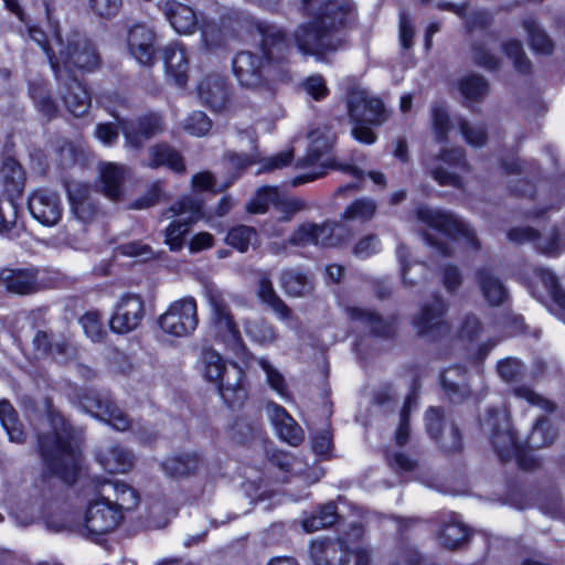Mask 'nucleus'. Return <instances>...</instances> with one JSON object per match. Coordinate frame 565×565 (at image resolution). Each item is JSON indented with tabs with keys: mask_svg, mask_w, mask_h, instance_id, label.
I'll return each instance as SVG.
<instances>
[{
	"mask_svg": "<svg viewBox=\"0 0 565 565\" xmlns=\"http://www.w3.org/2000/svg\"><path fill=\"white\" fill-rule=\"evenodd\" d=\"M202 215V203L194 196H184L162 212L164 218L177 217L164 230V243L171 250L182 249L185 235Z\"/></svg>",
	"mask_w": 565,
	"mask_h": 565,
	"instance_id": "6",
	"label": "nucleus"
},
{
	"mask_svg": "<svg viewBox=\"0 0 565 565\" xmlns=\"http://www.w3.org/2000/svg\"><path fill=\"white\" fill-rule=\"evenodd\" d=\"M468 535L467 526L457 518L451 516L449 521L443 524L438 539L444 547L456 550L467 541Z\"/></svg>",
	"mask_w": 565,
	"mask_h": 565,
	"instance_id": "43",
	"label": "nucleus"
},
{
	"mask_svg": "<svg viewBox=\"0 0 565 565\" xmlns=\"http://www.w3.org/2000/svg\"><path fill=\"white\" fill-rule=\"evenodd\" d=\"M39 274L40 270L34 267L6 268L0 273V282L12 294L21 296L32 295L42 288Z\"/></svg>",
	"mask_w": 565,
	"mask_h": 565,
	"instance_id": "21",
	"label": "nucleus"
},
{
	"mask_svg": "<svg viewBox=\"0 0 565 565\" xmlns=\"http://www.w3.org/2000/svg\"><path fill=\"white\" fill-rule=\"evenodd\" d=\"M280 286L288 296L303 297L311 291V284L300 271L287 269L281 273Z\"/></svg>",
	"mask_w": 565,
	"mask_h": 565,
	"instance_id": "48",
	"label": "nucleus"
},
{
	"mask_svg": "<svg viewBox=\"0 0 565 565\" xmlns=\"http://www.w3.org/2000/svg\"><path fill=\"white\" fill-rule=\"evenodd\" d=\"M376 210L377 204L374 200L363 198L352 202L341 214V218L344 221L365 223L375 215Z\"/></svg>",
	"mask_w": 565,
	"mask_h": 565,
	"instance_id": "54",
	"label": "nucleus"
},
{
	"mask_svg": "<svg viewBox=\"0 0 565 565\" xmlns=\"http://www.w3.org/2000/svg\"><path fill=\"white\" fill-rule=\"evenodd\" d=\"M351 554L348 542L339 537L315 541L310 545L315 565H348Z\"/></svg>",
	"mask_w": 565,
	"mask_h": 565,
	"instance_id": "18",
	"label": "nucleus"
},
{
	"mask_svg": "<svg viewBox=\"0 0 565 565\" xmlns=\"http://www.w3.org/2000/svg\"><path fill=\"white\" fill-rule=\"evenodd\" d=\"M477 281L486 301L493 307L501 306L509 297V291L489 268H480L477 271Z\"/></svg>",
	"mask_w": 565,
	"mask_h": 565,
	"instance_id": "37",
	"label": "nucleus"
},
{
	"mask_svg": "<svg viewBox=\"0 0 565 565\" xmlns=\"http://www.w3.org/2000/svg\"><path fill=\"white\" fill-rule=\"evenodd\" d=\"M146 315L145 301L137 294H126L120 297L115 306L109 320L111 331L126 334L136 330Z\"/></svg>",
	"mask_w": 565,
	"mask_h": 565,
	"instance_id": "10",
	"label": "nucleus"
},
{
	"mask_svg": "<svg viewBox=\"0 0 565 565\" xmlns=\"http://www.w3.org/2000/svg\"><path fill=\"white\" fill-rule=\"evenodd\" d=\"M503 50L505 54L513 61L514 67L520 73H527L531 68V63L525 56L523 46L520 41H510L504 44Z\"/></svg>",
	"mask_w": 565,
	"mask_h": 565,
	"instance_id": "63",
	"label": "nucleus"
},
{
	"mask_svg": "<svg viewBox=\"0 0 565 565\" xmlns=\"http://www.w3.org/2000/svg\"><path fill=\"white\" fill-rule=\"evenodd\" d=\"M18 215V205L12 199L0 200V234L11 238L19 236Z\"/></svg>",
	"mask_w": 565,
	"mask_h": 565,
	"instance_id": "49",
	"label": "nucleus"
},
{
	"mask_svg": "<svg viewBox=\"0 0 565 565\" xmlns=\"http://www.w3.org/2000/svg\"><path fill=\"white\" fill-rule=\"evenodd\" d=\"M483 431L489 436L491 445L502 461L514 458L521 444L511 426L508 414L502 409L491 408L481 420Z\"/></svg>",
	"mask_w": 565,
	"mask_h": 565,
	"instance_id": "7",
	"label": "nucleus"
},
{
	"mask_svg": "<svg viewBox=\"0 0 565 565\" xmlns=\"http://www.w3.org/2000/svg\"><path fill=\"white\" fill-rule=\"evenodd\" d=\"M337 223L324 222L322 224L306 222L298 226L289 237L292 246L306 247L316 246H333L337 243L333 234Z\"/></svg>",
	"mask_w": 565,
	"mask_h": 565,
	"instance_id": "17",
	"label": "nucleus"
},
{
	"mask_svg": "<svg viewBox=\"0 0 565 565\" xmlns=\"http://www.w3.org/2000/svg\"><path fill=\"white\" fill-rule=\"evenodd\" d=\"M201 100L218 111L222 110L228 100V89L225 79L220 75H209L199 85Z\"/></svg>",
	"mask_w": 565,
	"mask_h": 565,
	"instance_id": "36",
	"label": "nucleus"
},
{
	"mask_svg": "<svg viewBox=\"0 0 565 565\" xmlns=\"http://www.w3.org/2000/svg\"><path fill=\"white\" fill-rule=\"evenodd\" d=\"M0 422L11 441L18 444L24 441L25 434L22 424L19 420L17 411L8 399L0 401Z\"/></svg>",
	"mask_w": 565,
	"mask_h": 565,
	"instance_id": "44",
	"label": "nucleus"
},
{
	"mask_svg": "<svg viewBox=\"0 0 565 565\" xmlns=\"http://www.w3.org/2000/svg\"><path fill=\"white\" fill-rule=\"evenodd\" d=\"M202 362L204 365L205 377L216 384L222 376L223 370L227 367L223 358L212 349L204 350L202 352Z\"/></svg>",
	"mask_w": 565,
	"mask_h": 565,
	"instance_id": "59",
	"label": "nucleus"
},
{
	"mask_svg": "<svg viewBox=\"0 0 565 565\" xmlns=\"http://www.w3.org/2000/svg\"><path fill=\"white\" fill-rule=\"evenodd\" d=\"M98 461L110 473H125L134 466V456L126 448L114 445L99 451Z\"/></svg>",
	"mask_w": 565,
	"mask_h": 565,
	"instance_id": "39",
	"label": "nucleus"
},
{
	"mask_svg": "<svg viewBox=\"0 0 565 565\" xmlns=\"http://www.w3.org/2000/svg\"><path fill=\"white\" fill-rule=\"evenodd\" d=\"M338 520L337 505L329 502L322 505L315 514L302 521V526L307 532H315L333 525Z\"/></svg>",
	"mask_w": 565,
	"mask_h": 565,
	"instance_id": "52",
	"label": "nucleus"
},
{
	"mask_svg": "<svg viewBox=\"0 0 565 565\" xmlns=\"http://www.w3.org/2000/svg\"><path fill=\"white\" fill-rule=\"evenodd\" d=\"M120 130L124 134L126 146L139 149L143 143L163 131L162 117L159 114H147L136 120L120 121Z\"/></svg>",
	"mask_w": 565,
	"mask_h": 565,
	"instance_id": "14",
	"label": "nucleus"
},
{
	"mask_svg": "<svg viewBox=\"0 0 565 565\" xmlns=\"http://www.w3.org/2000/svg\"><path fill=\"white\" fill-rule=\"evenodd\" d=\"M156 34L143 24L129 29L128 46L131 55L142 65H152L154 61Z\"/></svg>",
	"mask_w": 565,
	"mask_h": 565,
	"instance_id": "25",
	"label": "nucleus"
},
{
	"mask_svg": "<svg viewBox=\"0 0 565 565\" xmlns=\"http://www.w3.org/2000/svg\"><path fill=\"white\" fill-rule=\"evenodd\" d=\"M262 55L250 51L239 52L233 61V70L242 86L257 89L266 98H273V82L282 81L286 70L281 63L290 52L287 38L276 25L259 24Z\"/></svg>",
	"mask_w": 565,
	"mask_h": 565,
	"instance_id": "2",
	"label": "nucleus"
},
{
	"mask_svg": "<svg viewBox=\"0 0 565 565\" xmlns=\"http://www.w3.org/2000/svg\"><path fill=\"white\" fill-rule=\"evenodd\" d=\"M302 6L313 20L297 26L295 44L303 55L322 61L324 55L344 45L343 29L352 11L351 3L349 0H302Z\"/></svg>",
	"mask_w": 565,
	"mask_h": 565,
	"instance_id": "1",
	"label": "nucleus"
},
{
	"mask_svg": "<svg viewBox=\"0 0 565 565\" xmlns=\"http://www.w3.org/2000/svg\"><path fill=\"white\" fill-rule=\"evenodd\" d=\"M267 415L279 437L291 446H298L303 440V431L296 420L280 405L269 402L266 405Z\"/></svg>",
	"mask_w": 565,
	"mask_h": 565,
	"instance_id": "27",
	"label": "nucleus"
},
{
	"mask_svg": "<svg viewBox=\"0 0 565 565\" xmlns=\"http://www.w3.org/2000/svg\"><path fill=\"white\" fill-rule=\"evenodd\" d=\"M350 118L356 124L382 125L387 116L383 102L364 89H352L348 96Z\"/></svg>",
	"mask_w": 565,
	"mask_h": 565,
	"instance_id": "12",
	"label": "nucleus"
},
{
	"mask_svg": "<svg viewBox=\"0 0 565 565\" xmlns=\"http://www.w3.org/2000/svg\"><path fill=\"white\" fill-rule=\"evenodd\" d=\"M348 317L379 337H391L394 332V318H384L377 312L361 307H348Z\"/></svg>",
	"mask_w": 565,
	"mask_h": 565,
	"instance_id": "35",
	"label": "nucleus"
},
{
	"mask_svg": "<svg viewBox=\"0 0 565 565\" xmlns=\"http://www.w3.org/2000/svg\"><path fill=\"white\" fill-rule=\"evenodd\" d=\"M439 160L451 167H460L465 170H468L469 164L466 160L465 150L460 147L444 149L431 164L427 163L429 173L440 185L459 188L461 185L460 178L457 174L449 172L448 170H445L443 167H440L438 163Z\"/></svg>",
	"mask_w": 565,
	"mask_h": 565,
	"instance_id": "20",
	"label": "nucleus"
},
{
	"mask_svg": "<svg viewBox=\"0 0 565 565\" xmlns=\"http://www.w3.org/2000/svg\"><path fill=\"white\" fill-rule=\"evenodd\" d=\"M211 308V332L215 339L223 341L233 351L239 352L244 344L237 323L224 298L223 292L214 286L205 290Z\"/></svg>",
	"mask_w": 565,
	"mask_h": 565,
	"instance_id": "5",
	"label": "nucleus"
},
{
	"mask_svg": "<svg viewBox=\"0 0 565 565\" xmlns=\"http://www.w3.org/2000/svg\"><path fill=\"white\" fill-rule=\"evenodd\" d=\"M257 241V233L254 227L247 225H238L233 227L226 236V243L241 253L248 249L249 245Z\"/></svg>",
	"mask_w": 565,
	"mask_h": 565,
	"instance_id": "56",
	"label": "nucleus"
},
{
	"mask_svg": "<svg viewBox=\"0 0 565 565\" xmlns=\"http://www.w3.org/2000/svg\"><path fill=\"white\" fill-rule=\"evenodd\" d=\"M216 384L222 398L230 406L241 405L247 398L244 372L237 364L230 363Z\"/></svg>",
	"mask_w": 565,
	"mask_h": 565,
	"instance_id": "22",
	"label": "nucleus"
},
{
	"mask_svg": "<svg viewBox=\"0 0 565 565\" xmlns=\"http://www.w3.org/2000/svg\"><path fill=\"white\" fill-rule=\"evenodd\" d=\"M67 194L73 215L83 223L92 222L98 213L92 189L87 184L73 182L67 186Z\"/></svg>",
	"mask_w": 565,
	"mask_h": 565,
	"instance_id": "24",
	"label": "nucleus"
},
{
	"mask_svg": "<svg viewBox=\"0 0 565 565\" xmlns=\"http://www.w3.org/2000/svg\"><path fill=\"white\" fill-rule=\"evenodd\" d=\"M164 64L168 77L179 87L188 83L189 57L183 45L172 43L164 47Z\"/></svg>",
	"mask_w": 565,
	"mask_h": 565,
	"instance_id": "34",
	"label": "nucleus"
},
{
	"mask_svg": "<svg viewBox=\"0 0 565 565\" xmlns=\"http://www.w3.org/2000/svg\"><path fill=\"white\" fill-rule=\"evenodd\" d=\"M57 51L50 56V64L56 81L76 77V72H94L99 67L100 57L95 45L81 34L64 40L56 33Z\"/></svg>",
	"mask_w": 565,
	"mask_h": 565,
	"instance_id": "4",
	"label": "nucleus"
},
{
	"mask_svg": "<svg viewBox=\"0 0 565 565\" xmlns=\"http://www.w3.org/2000/svg\"><path fill=\"white\" fill-rule=\"evenodd\" d=\"M291 160H292V151L291 150L282 151L280 153H277L269 158H265L263 160L259 159L257 153H250V154L230 153L227 156V163H228L230 168L233 170H236V171L244 170L248 166L259 162L262 164V168L258 170L257 173L270 172L276 169H282V168L289 166Z\"/></svg>",
	"mask_w": 565,
	"mask_h": 565,
	"instance_id": "31",
	"label": "nucleus"
},
{
	"mask_svg": "<svg viewBox=\"0 0 565 565\" xmlns=\"http://www.w3.org/2000/svg\"><path fill=\"white\" fill-rule=\"evenodd\" d=\"M85 334L94 342L102 341L107 332L104 328L99 312L89 311L86 312L79 320Z\"/></svg>",
	"mask_w": 565,
	"mask_h": 565,
	"instance_id": "60",
	"label": "nucleus"
},
{
	"mask_svg": "<svg viewBox=\"0 0 565 565\" xmlns=\"http://www.w3.org/2000/svg\"><path fill=\"white\" fill-rule=\"evenodd\" d=\"M211 127V119L202 111H193L183 122L185 131L199 137L206 135Z\"/></svg>",
	"mask_w": 565,
	"mask_h": 565,
	"instance_id": "62",
	"label": "nucleus"
},
{
	"mask_svg": "<svg viewBox=\"0 0 565 565\" xmlns=\"http://www.w3.org/2000/svg\"><path fill=\"white\" fill-rule=\"evenodd\" d=\"M455 121L465 141L475 148L483 147L488 140V131L483 124L471 122L463 117H456Z\"/></svg>",
	"mask_w": 565,
	"mask_h": 565,
	"instance_id": "50",
	"label": "nucleus"
},
{
	"mask_svg": "<svg viewBox=\"0 0 565 565\" xmlns=\"http://www.w3.org/2000/svg\"><path fill=\"white\" fill-rule=\"evenodd\" d=\"M431 127L439 142L448 140V134L451 127L450 117L447 109L441 104H435L431 107Z\"/></svg>",
	"mask_w": 565,
	"mask_h": 565,
	"instance_id": "57",
	"label": "nucleus"
},
{
	"mask_svg": "<svg viewBox=\"0 0 565 565\" xmlns=\"http://www.w3.org/2000/svg\"><path fill=\"white\" fill-rule=\"evenodd\" d=\"M258 297L266 302L281 319H288L291 311L288 306L276 294L270 279L266 276L262 277L257 287Z\"/></svg>",
	"mask_w": 565,
	"mask_h": 565,
	"instance_id": "47",
	"label": "nucleus"
},
{
	"mask_svg": "<svg viewBox=\"0 0 565 565\" xmlns=\"http://www.w3.org/2000/svg\"><path fill=\"white\" fill-rule=\"evenodd\" d=\"M50 429L39 436V449L45 468L65 483L76 481L81 454L73 445V430L65 418L52 412L49 417Z\"/></svg>",
	"mask_w": 565,
	"mask_h": 565,
	"instance_id": "3",
	"label": "nucleus"
},
{
	"mask_svg": "<svg viewBox=\"0 0 565 565\" xmlns=\"http://www.w3.org/2000/svg\"><path fill=\"white\" fill-rule=\"evenodd\" d=\"M418 405V395L415 391L409 393L404 402L403 408L399 414V424L395 431V443L397 446L403 447L409 441L411 427L409 416L411 411Z\"/></svg>",
	"mask_w": 565,
	"mask_h": 565,
	"instance_id": "51",
	"label": "nucleus"
},
{
	"mask_svg": "<svg viewBox=\"0 0 565 565\" xmlns=\"http://www.w3.org/2000/svg\"><path fill=\"white\" fill-rule=\"evenodd\" d=\"M523 25L529 33V41L534 51L543 54L552 52V41L534 20H525Z\"/></svg>",
	"mask_w": 565,
	"mask_h": 565,
	"instance_id": "58",
	"label": "nucleus"
},
{
	"mask_svg": "<svg viewBox=\"0 0 565 565\" xmlns=\"http://www.w3.org/2000/svg\"><path fill=\"white\" fill-rule=\"evenodd\" d=\"M556 438V430L547 418L537 419L527 438V448L530 450L540 449L553 444Z\"/></svg>",
	"mask_w": 565,
	"mask_h": 565,
	"instance_id": "53",
	"label": "nucleus"
},
{
	"mask_svg": "<svg viewBox=\"0 0 565 565\" xmlns=\"http://www.w3.org/2000/svg\"><path fill=\"white\" fill-rule=\"evenodd\" d=\"M417 218L427 226L444 233L455 239H463L473 250L479 248L475 231L462 220L450 212L420 206L416 211Z\"/></svg>",
	"mask_w": 565,
	"mask_h": 565,
	"instance_id": "8",
	"label": "nucleus"
},
{
	"mask_svg": "<svg viewBox=\"0 0 565 565\" xmlns=\"http://www.w3.org/2000/svg\"><path fill=\"white\" fill-rule=\"evenodd\" d=\"M85 407L95 417L106 422L119 431H126L131 426V422L125 412L108 397L87 398Z\"/></svg>",
	"mask_w": 565,
	"mask_h": 565,
	"instance_id": "29",
	"label": "nucleus"
},
{
	"mask_svg": "<svg viewBox=\"0 0 565 565\" xmlns=\"http://www.w3.org/2000/svg\"><path fill=\"white\" fill-rule=\"evenodd\" d=\"M102 192L111 201H118L124 194V183L127 168L115 162H100L98 164Z\"/></svg>",
	"mask_w": 565,
	"mask_h": 565,
	"instance_id": "33",
	"label": "nucleus"
},
{
	"mask_svg": "<svg viewBox=\"0 0 565 565\" xmlns=\"http://www.w3.org/2000/svg\"><path fill=\"white\" fill-rule=\"evenodd\" d=\"M33 344L35 349L42 354L52 353L57 355H66L70 351V343L64 337H56L44 330H38Z\"/></svg>",
	"mask_w": 565,
	"mask_h": 565,
	"instance_id": "46",
	"label": "nucleus"
},
{
	"mask_svg": "<svg viewBox=\"0 0 565 565\" xmlns=\"http://www.w3.org/2000/svg\"><path fill=\"white\" fill-rule=\"evenodd\" d=\"M508 237L518 243L532 242L545 255H556L562 249L559 234L556 228H552L545 236H542L531 227H518L511 230Z\"/></svg>",
	"mask_w": 565,
	"mask_h": 565,
	"instance_id": "30",
	"label": "nucleus"
},
{
	"mask_svg": "<svg viewBox=\"0 0 565 565\" xmlns=\"http://www.w3.org/2000/svg\"><path fill=\"white\" fill-rule=\"evenodd\" d=\"M461 367L447 369L440 376L444 391L454 403H461L471 394L470 387L463 382Z\"/></svg>",
	"mask_w": 565,
	"mask_h": 565,
	"instance_id": "42",
	"label": "nucleus"
},
{
	"mask_svg": "<svg viewBox=\"0 0 565 565\" xmlns=\"http://www.w3.org/2000/svg\"><path fill=\"white\" fill-rule=\"evenodd\" d=\"M258 364L265 372L267 383L270 385V387L274 391H276L279 395L286 396L287 386L285 384V379L281 375V373L265 359H259Z\"/></svg>",
	"mask_w": 565,
	"mask_h": 565,
	"instance_id": "64",
	"label": "nucleus"
},
{
	"mask_svg": "<svg viewBox=\"0 0 565 565\" xmlns=\"http://www.w3.org/2000/svg\"><path fill=\"white\" fill-rule=\"evenodd\" d=\"M267 415L279 437L291 446H298L303 440V431L296 420L280 405L269 402L266 405Z\"/></svg>",
	"mask_w": 565,
	"mask_h": 565,
	"instance_id": "26",
	"label": "nucleus"
},
{
	"mask_svg": "<svg viewBox=\"0 0 565 565\" xmlns=\"http://www.w3.org/2000/svg\"><path fill=\"white\" fill-rule=\"evenodd\" d=\"M279 199L278 189L275 186H262L257 190L255 196L246 205V210L252 214H264L269 205H277Z\"/></svg>",
	"mask_w": 565,
	"mask_h": 565,
	"instance_id": "55",
	"label": "nucleus"
},
{
	"mask_svg": "<svg viewBox=\"0 0 565 565\" xmlns=\"http://www.w3.org/2000/svg\"><path fill=\"white\" fill-rule=\"evenodd\" d=\"M32 216L46 226L55 225L62 217V204L56 192L38 190L29 198Z\"/></svg>",
	"mask_w": 565,
	"mask_h": 565,
	"instance_id": "19",
	"label": "nucleus"
},
{
	"mask_svg": "<svg viewBox=\"0 0 565 565\" xmlns=\"http://www.w3.org/2000/svg\"><path fill=\"white\" fill-rule=\"evenodd\" d=\"M148 161L146 166L152 169L166 166L174 172L181 173L185 171V164L182 156L171 146L159 143L152 146L148 150Z\"/></svg>",
	"mask_w": 565,
	"mask_h": 565,
	"instance_id": "40",
	"label": "nucleus"
},
{
	"mask_svg": "<svg viewBox=\"0 0 565 565\" xmlns=\"http://www.w3.org/2000/svg\"><path fill=\"white\" fill-rule=\"evenodd\" d=\"M444 412L439 407H429L425 414L426 430L446 452H457L462 448V437L455 425L445 433Z\"/></svg>",
	"mask_w": 565,
	"mask_h": 565,
	"instance_id": "16",
	"label": "nucleus"
},
{
	"mask_svg": "<svg viewBox=\"0 0 565 565\" xmlns=\"http://www.w3.org/2000/svg\"><path fill=\"white\" fill-rule=\"evenodd\" d=\"M58 93L66 109L75 117L87 114L90 107V95L77 77L57 81Z\"/></svg>",
	"mask_w": 565,
	"mask_h": 565,
	"instance_id": "23",
	"label": "nucleus"
},
{
	"mask_svg": "<svg viewBox=\"0 0 565 565\" xmlns=\"http://www.w3.org/2000/svg\"><path fill=\"white\" fill-rule=\"evenodd\" d=\"M203 466V460L195 452L182 454L168 458L162 463L163 470L173 478H184L195 473Z\"/></svg>",
	"mask_w": 565,
	"mask_h": 565,
	"instance_id": "41",
	"label": "nucleus"
},
{
	"mask_svg": "<svg viewBox=\"0 0 565 565\" xmlns=\"http://www.w3.org/2000/svg\"><path fill=\"white\" fill-rule=\"evenodd\" d=\"M533 294L543 301L550 300V311L565 322V290L553 271L542 267L534 269Z\"/></svg>",
	"mask_w": 565,
	"mask_h": 565,
	"instance_id": "11",
	"label": "nucleus"
},
{
	"mask_svg": "<svg viewBox=\"0 0 565 565\" xmlns=\"http://www.w3.org/2000/svg\"><path fill=\"white\" fill-rule=\"evenodd\" d=\"M124 518L119 508L103 497L88 504L85 515V529L92 535H104L114 531Z\"/></svg>",
	"mask_w": 565,
	"mask_h": 565,
	"instance_id": "13",
	"label": "nucleus"
},
{
	"mask_svg": "<svg viewBox=\"0 0 565 565\" xmlns=\"http://www.w3.org/2000/svg\"><path fill=\"white\" fill-rule=\"evenodd\" d=\"M198 323L196 302L192 297L174 301L159 318L161 330L174 337L191 334Z\"/></svg>",
	"mask_w": 565,
	"mask_h": 565,
	"instance_id": "9",
	"label": "nucleus"
},
{
	"mask_svg": "<svg viewBox=\"0 0 565 565\" xmlns=\"http://www.w3.org/2000/svg\"><path fill=\"white\" fill-rule=\"evenodd\" d=\"M308 137L310 139L308 153L297 162L300 168L315 164L332 147L335 140L334 134L326 126L311 130Z\"/></svg>",
	"mask_w": 565,
	"mask_h": 565,
	"instance_id": "38",
	"label": "nucleus"
},
{
	"mask_svg": "<svg viewBox=\"0 0 565 565\" xmlns=\"http://www.w3.org/2000/svg\"><path fill=\"white\" fill-rule=\"evenodd\" d=\"M458 89L466 100L480 102L489 93V83L481 75L468 74L459 79Z\"/></svg>",
	"mask_w": 565,
	"mask_h": 565,
	"instance_id": "45",
	"label": "nucleus"
},
{
	"mask_svg": "<svg viewBox=\"0 0 565 565\" xmlns=\"http://www.w3.org/2000/svg\"><path fill=\"white\" fill-rule=\"evenodd\" d=\"M237 20L232 17L222 18L218 21L204 19L201 24V36L209 50L220 49L236 32Z\"/></svg>",
	"mask_w": 565,
	"mask_h": 565,
	"instance_id": "32",
	"label": "nucleus"
},
{
	"mask_svg": "<svg viewBox=\"0 0 565 565\" xmlns=\"http://www.w3.org/2000/svg\"><path fill=\"white\" fill-rule=\"evenodd\" d=\"M159 9L175 32L191 34L195 31L198 17L191 7L175 0H166L159 4Z\"/></svg>",
	"mask_w": 565,
	"mask_h": 565,
	"instance_id": "28",
	"label": "nucleus"
},
{
	"mask_svg": "<svg viewBox=\"0 0 565 565\" xmlns=\"http://www.w3.org/2000/svg\"><path fill=\"white\" fill-rule=\"evenodd\" d=\"M446 311L447 306L439 297L430 305L423 306L413 320L417 333L434 339L448 333L449 326L444 319Z\"/></svg>",
	"mask_w": 565,
	"mask_h": 565,
	"instance_id": "15",
	"label": "nucleus"
},
{
	"mask_svg": "<svg viewBox=\"0 0 565 565\" xmlns=\"http://www.w3.org/2000/svg\"><path fill=\"white\" fill-rule=\"evenodd\" d=\"M244 328L250 338L259 342H271L276 339L273 327L262 319H248L245 321Z\"/></svg>",
	"mask_w": 565,
	"mask_h": 565,
	"instance_id": "61",
	"label": "nucleus"
}]
</instances>
